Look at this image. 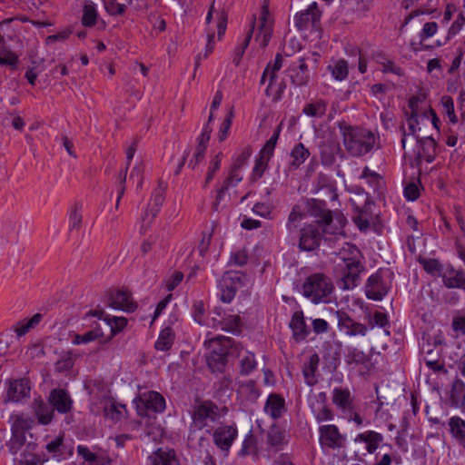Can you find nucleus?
<instances>
[{"instance_id":"nucleus-34","label":"nucleus","mask_w":465,"mask_h":465,"mask_svg":"<svg viewBox=\"0 0 465 465\" xmlns=\"http://www.w3.org/2000/svg\"><path fill=\"white\" fill-rule=\"evenodd\" d=\"M143 401L148 410L154 412H163L165 409L164 398L156 391H149L143 396Z\"/></svg>"},{"instance_id":"nucleus-45","label":"nucleus","mask_w":465,"mask_h":465,"mask_svg":"<svg viewBox=\"0 0 465 465\" xmlns=\"http://www.w3.org/2000/svg\"><path fill=\"white\" fill-rule=\"evenodd\" d=\"M97 11L95 5L89 1L84 5L82 24L84 26L92 27L95 25L97 19Z\"/></svg>"},{"instance_id":"nucleus-9","label":"nucleus","mask_w":465,"mask_h":465,"mask_svg":"<svg viewBox=\"0 0 465 465\" xmlns=\"http://www.w3.org/2000/svg\"><path fill=\"white\" fill-rule=\"evenodd\" d=\"M190 413L192 423L188 434V443L192 448H201L203 441V402L199 397H196Z\"/></svg>"},{"instance_id":"nucleus-13","label":"nucleus","mask_w":465,"mask_h":465,"mask_svg":"<svg viewBox=\"0 0 465 465\" xmlns=\"http://www.w3.org/2000/svg\"><path fill=\"white\" fill-rule=\"evenodd\" d=\"M331 401L342 415L351 413L352 409L355 407L353 394L350 389L341 386L332 389Z\"/></svg>"},{"instance_id":"nucleus-21","label":"nucleus","mask_w":465,"mask_h":465,"mask_svg":"<svg viewBox=\"0 0 465 465\" xmlns=\"http://www.w3.org/2000/svg\"><path fill=\"white\" fill-rule=\"evenodd\" d=\"M321 442L330 448H340L343 442V437L339 429L332 424L321 426L319 429Z\"/></svg>"},{"instance_id":"nucleus-38","label":"nucleus","mask_w":465,"mask_h":465,"mask_svg":"<svg viewBox=\"0 0 465 465\" xmlns=\"http://www.w3.org/2000/svg\"><path fill=\"white\" fill-rule=\"evenodd\" d=\"M289 440V435L286 431L282 430L277 427H273L270 430L267 435L268 444L275 450H280L283 445L287 444Z\"/></svg>"},{"instance_id":"nucleus-2","label":"nucleus","mask_w":465,"mask_h":465,"mask_svg":"<svg viewBox=\"0 0 465 465\" xmlns=\"http://www.w3.org/2000/svg\"><path fill=\"white\" fill-rule=\"evenodd\" d=\"M341 262L338 264L342 271V282L344 289H352L357 285L360 272L362 270L360 250L347 243L339 252Z\"/></svg>"},{"instance_id":"nucleus-11","label":"nucleus","mask_w":465,"mask_h":465,"mask_svg":"<svg viewBox=\"0 0 465 465\" xmlns=\"http://www.w3.org/2000/svg\"><path fill=\"white\" fill-rule=\"evenodd\" d=\"M322 233L317 223L304 224L300 230L299 248L302 251H313L321 242Z\"/></svg>"},{"instance_id":"nucleus-22","label":"nucleus","mask_w":465,"mask_h":465,"mask_svg":"<svg viewBox=\"0 0 465 465\" xmlns=\"http://www.w3.org/2000/svg\"><path fill=\"white\" fill-rule=\"evenodd\" d=\"M30 393L29 381L25 379L10 381L7 389V401L18 402L27 398Z\"/></svg>"},{"instance_id":"nucleus-35","label":"nucleus","mask_w":465,"mask_h":465,"mask_svg":"<svg viewBox=\"0 0 465 465\" xmlns=\"http://www.w3.org/2000/svg\"><path fill=\"white\" fill-rule=\"evenodd\" d=\"M449 426L452 437L465 449V420L460 417H452Z\"/></svg>"},{"instance_id":"nucleus-7","label":"nucleus","mask_w":465,"mask_h":465,"mask_svg":"<svg viewBox=\"0 0 465 465\" xmlns=\"http://www.w3.org/2000/svg\"><path fill=\"white\" fill-rule=\"evenodd\" d=\"M392 272L390 270H379L371 274L365 287L369 299L381 301L388 293L391 285Z\"/></svg>"},{"instance_id":"nucleus-18","label":"nucleus","mask_w":465,"mask_h":465,"mask_svg":"<svg viewBox=\"0 0 465 465\" xmlns=\"http://www.w3.org/2000/svg\"><path fill=\"white\" fill-rule=\"evenodd\" d=\"M108 304L114 309L133 312L136 310L137 304L133 301L131 294L123 290H117L110 293Z\"/></svg>"},{"instance_id":"nucleus-47","label":"nucleus","mask_w":465,"mask_h":465,"mask_svg":"<svg viewBox=\"0 0 465 465\" xmlns=\"http://www.w3.org/2000/svg\"><path fill=\"white\" fill-rule=\"evenodd\" d=\"M63 441H64L63 437L57 436L56 438H54V440H52L51 441H49L46 444L45 449L49 453L52 454L53 458H55L57 460H62L64 458V446Z\"/></svg>"},{"instance_id":"nucleus-37","label":"nucleus","mask_w":465,"mask_h":465,"mask_svg":"<svg viewBox=\"0 0 465 465\" xmlns=\"http://www.w3.org/2000/svg\"><path fill=\"white\" fill-rule=\"evenodd\" d=\"M326 101L315 99L303 106L302 113L310 117L322 118L326 114Z\"/></svg>"},{"instance_id":"nucleus-59","label":"nucleus","mask_w":465,"mask_h":465,"mask_svg":"<svg viewBox=\"0 0 465 465\" xmlns=\"http://www.w3.org/2000/svg\"><path fill=\"white\" fill-rule=\"evenodd\" d=\"M198 143H199V144H198L197 148L195 149V152L193 153V158L191 159L188 163V166L191 167L192 169H194L201 163V161L203 158V132H202L200 134V135L198 136Z\"/></svg>"},{"instance_id":"nucleus-32","label":"nucleus","mask_w":465,"mask_h":465,"mask_svg":"<svg viewBox=\"0 0 465 465\" xmlns=\"http://www.w3.org/2000/svg\"><path fill=\"white\" fill-rule=\"evenodd\" d=\"M382 440V436L373 430H368L360 433L355 438L356 442L365 443V448L369 453H373Z\"/></svg>"},{"instance_id":"nucleus-44","label":"nucleus","mask_w":465,"mask_h":465,"mask_svg":"<svg viewBox=\"0 0 465 465\" xmlns=\"http://www.w3.org/2000/svg\"><path fill=\"white\" fill-rule=\"evenodd\" d=\"M256 18L253 16L251 22L250 29L247 32V35L245 37L238 43L237 46L235 47V57L233 59V62L238 64L244 54L245 49L248 47L250 40L252 36L254 25H255Z\"/></svg>"},{"instance_id":"nucleus-3","label":"nucleus","mask_w":465,"mask_h":465,"mask_svg":"<svg viewBox=\"0 0 465 465\" xmlns=\"http://www.w3.org/2000/svg\"><path fill=\"white\" fill-rule=\"evenodd\" d=\"M343 145L353 156L368 153L374 147L376 138L369 130L358 127H345L342 131Z\"/></svg>"},{"instance_id":"nucleus-62","label":"nucleus","mask_w":465,"mask_h":465,"mask_svg":"<svg viewBox=\"0 0 465 465\" xmlns=\"http://www.w3.org/2000/svg\"><path fill=\"white\" fill-rule=\"evenodd\" d=\"M252 212L262 218L271 219L272 213V206L269 203H257L252 207Z\"/></svg>"},{"instance_id":"nucleus-58","label":"nucleus","mask_w":465,"mask_h":465,"mask_svg":"<svg viewBox=\"0 0 465 465\" xmlns=\"http://www.w3.org/2000/svg\"><path fill=\"white\" fill-rule=\"evenodd\" d=\"M104 3L107 13L111 15H121L125 12L126 5L118 3L117 0H104Z\"/></svg>"},{"instance_id":"nucleus-1","label":"nucleus","mask_w":465,"mask_h":465,"mask_svg":"<svg viewBox=\"0 0 465 465\" xmlns=\"http://www.w3.org/2000/svg\"><path fill=\"white\" fill-rule=\"evenodd\" d=\"M229 345V340H224L223 343H219L213 339H211L208 346L209 349H211V355L207 360L208 367L213 372L217 371L222 373V375L218 377L217 381L214 382V386H218V392L226 391L232 386V378L223 373L227 363Z\"/></svg>"},{"instance_id":"nucleus-48","label":"nucleus","mask_w":465,"mask_h":465,"mask_svg":"<svg viewBox=\"0 0 465 465\" xmlns=\"http://www.w3.org/2000/svg\"><path fill=\"white\" fill-rule=\"evenodd\" d=\"M257 452V440L256 438L250 432L248 433L242 444V448L239 451V455H253Z\"/></svg>"},{"instance_id":"nucleus-24","label":"nucleus","mask_w":465,"mask_h":465,"mask_svg":"<svg viewBox=\"0 0 465 465\" xmlns=\"http://www.w3.org/2000/svg\"><path fill=\"white\" fill-rule=\"evenodd\" d=\"M263 410L272 419H279L286 411L285 401L280 395L272 393L268 396Z\"/></svg>"},{"instance_id":"nucleus-63","label":"nucleus","mask_w":465,"mask_h":465,"mask_svg":"<svg viewBox=\"0 0 465 465\" xmlns=\"http://www.w3.org/2000/svg\"><path fill=\"white\" fill-rule=\"evenodd\" d=\"M183 273L178 271L173 272V274L168 277L165 281V286L167 291L171 292L174 290L183 281Z\"/></svg>"},{"instance_id":"nucleus-20","label":"nucleus","mask_w":465,"mask_h":465,"mask_svg":"<svg viewBox=\"0 0 465 465\" xmlns=\"http://www.w3.org/2000/svg\"><path fill=\"white\" fill-rule=\"evenodd\" d=\"M416 143L415 154L420 161L431 163L436 155V143L430 136L420 137L414 142Z\"/></svg>"},{"instance_id":"nucleus-57","label":"nucleus","mask_w":465,"mask_h":465,"mask_svg":"<svg viewBox=\"0 0 465 465\" xmlns=\"http://www.w3.org/2000/svg\"><path fill=\"white\" fill-rule=\"evenodd\" d=\"M163 430L160 425L152 423L146 426L144 430V438L148 440L158 441L163 438Z\"/></svg>"},{"instance_id":"nucleus-50","label":"nucleus","mask_w":465,"mask_h":465,"mask_svg":"<svg viewBox=\"0 0 465 465\" xmlns=\"http://www.w3.org/2000/svg\"><path fill=\"white\" fill-rule=\"evenodd\" d=\"M360 178L366 180L367 183L374 190H378L382 183V178L375 172L365 167Z\"/></svg>"},{"instance_id":"nucleus-55","label":"nucleus","mask_w":465,"mask_h":465,"mask_svg":"<svg viewBox=\"0 0 465 465\" xmlns=\"http://www.w3.org/2000/svg\"><path fill=\"white\" fill-rule=\"evenodd\" d=\"M281 133V126H278V128L275 130L274 134L272 135V137L267 141V143L264 144L262 149L260 152V154L271 158L273 154V151L277 143V140L279 138Z\"/></svg>"},{"instance_id":"nucleus-25","label":"nucleus","mask_w":465,"mask_h":465,"mask_svg":"<svg viewBox=\"0 0 465 465\" xmlns=\"http://www.w3.org/2000/svg\"><path fill=\"white\" fill-rule=\"evenodd\" d=\"M151 465H180L175 451L169 448H159L149 457Z\"/></svg>"},{"instance_id":"nucleus-26","label":"nucleus","mask_w":465,"mask_h":465,"mask_svg":"<svg viewBox=\"0 0 465 465\" xmlns=\"http://www.w3.org/2000/svg\"><path fill=\"white\" fill-rule=\"evenodd\" d=\"M49 401L54 408L60 413H66L72 408V401L68 393L62 389H54L51 391Z\"/></svg>"},{"instance_id":"nucleus-61","label":"nucleus","mask_w":465,"mask_h":465,"mask_svg":"<svg viewBox=\"0 0 465 465\" xmlns=\"http://www.w3.org/2000/svg\"><path fill=\"white\" fill-rule=\"evenodd\" d=\"M423 269L432 275H441L442 270L441 265L437 260L428 259L421 262Z\"/></svg>"},{"instance_id":"nucleus-10","label":"nucleus","mask_w":465,"mask_h":465,"mask_svg":"<svg viewBox=\"0 0 465 465\" xmlns=\"http://www.w3.org/2000/svg\"><path fill=\"white\" fill-rule=\"evenodd\" d=\"M318 224L322 235H342L343 228L347 223L346 218L341 213H331L329 210H321Z\"/></svg>"},{"instance_id":"nucleus-29","label":"nucleus","mask_w":465,"mask_h":465,"mask_svg":"<svg viewBox=\"0 0 465 465\" xmlns=\"http://www.w3.org/2000/svg\"><path fill=\"white\" fill-rule=\"evenodd\" d=\"M339 329L349 336H364L367 333V327L361 323L354 322L348 316L339 318Z\"/></svg>"},{"instance_id":"nucleus-31","label":"nucleus","mask_w":465,"mask_h":465,"mask_svg":"<svg viewBox=\"0 0 465 465\" xmlns=\"http://www.w3.org/2000/svg\"><path fill=\"white\" fill-rule=\"evenodd\" d=\"M164 191L165 186L162 183H159L158 187L153 193L148 208L143 215V220L147 219L149 215H151L152 218H154L157 215L160 207L163 205L164 201Z\"/></svg>"},{"instance_id":"nucleus-33","label":"nucleus","mask_w":465,"mask_h":465,"mask_svg":"<svg viewBox=\"0 0 465 465\" xmlns=\"http://www.w3.org/2000/svg\"><path fill=\"white\" fill-rule=\"evenodd\" d=\"M299 63V66L292 70L291 81L293 85L301 87L308 84L310 75L304 59H300Z\"/></svg>"},{"instance_id":"nucleus-46","label":"nucleus","mask_w":465,"mask_h":465,"mask_svg":"<svg viewBox=\"0 0 465 465\" xmlns=\"http://www.w3.org/2000/svg\"><path fill=\"white\" fill-rule=\"evenodd\" d=\"M14 421L11 427V430L18 431V432H25L29 430L35 421L32 418L25 416L24 414L15 415L13 417Z\"/></svg>"},{"instance_id":"nucleus-16","label":"nucleus","mask_w":465,"mask_h":465,"mask_svg":"<svg viewBox=\"0 0 465 465\" xmlns=\"http://www.w3.org/2000/svg\"><path fill=\"white\" fill-rule=\"evenodd\" d=\"M311 206H318V203L314 200L306 201L299 203L292 207L286 223V228L289 232H296L299 223L307 217V211Z\"/></svg>"},{"instance_id":"nucleus-49","label":"nucleus","mask_w":465,"mask_h":465,"mask_svg":"<svg viewBox=\"0 0 465 465\" xmlns=\"http://www.w3.org/2000/svg\"><path fill=\"white\" fill-rule=\"evenodd\" d=\"M102 336V332L99 330H91L84 334H74L72 342L75 345L86 344L94 341L97 338Z\"/></svg>"},{"instance_id":"nucleus-5","label":"nucleus","mask_w":465,"mask_h":465,"mask_svg":"<svg viewBox=\"0 0 465 465\" xmlns=\"http://www.w3.org/2000/svg\"><path fill=\"white\" fill-rule=\"evenodd\" d=\"M333 291V284L323 273H313L302 284V294L313 303L328 302Z\"/></svg>"},{"instance_id":"nucleus-14","label":"nucleus","mask_w":465,"mask_h":465,"mask_svg":"<svg viewBox=\"0 0 465 465\" xmlns=\"http://www.w3.org/2000/svg\"><path fill=\"white\" fill-rule=\"evenodd\" d=\"M326 401V392H320L309 400L311 411L319 423L332 420L334 418V414L327 406Z\"/></svg>"},{"instance_id":"nucleus-39","label":"nucleus","mask_w":465,"mask_h":465,"mask_svg":"<svg viewBox=\"0 0 465 465\" xmlns=\"http://www.w3.org/2000/svg\"><path fill=\"white\" fill-rule=\"evenodd\" d=\"M42 319L43 315L41 313H36L29 320H23L17 322L14 326L13 330L16 333L17 337H22L25 333H27L31 329L38 325Z\"/></svg>"},{"instance_id":"nucleus-60","label":"nucleus","mask_w":465,"mask_h":465,"mask_svg":"<svg viewBox=\"0 0 465 465\" xmlns=\"http://www.w3.org/2000/svg\"><path fill=\"white\" fill-rule=\"evenodd\" d=\"M106 321L108 324L111 326V331L113 334H115L121 331L127 324V320L124 317H106Z\"/></svg>"},{"instance_id":"nucleus-12","label":"nucleus","mask_w":465,"mask_h":465,"mask_svg":"<svg viewBox=\"0 0 465 465\" xmlns=\"http://www.w3.org/2000/svg\"><path fill=\"white\" fill-rule=\"evenodd\" d=\"M237 436L238 430L235 426L223 425L213 431V440L215 446L224 453V456H227Z\"/></svg>"},{"instance_id":"nucleus-64","label":"nucleus","mask_w":465,"mask_h":465,"mask_svg":"<svg viewBox=\"0 0 465 465\" xmlns=\"http://www.w3.org/2000/svg\"><path fill=\"white\" fill-rule=\"evenodd\" d=\"M452 329L455 332L465 335V313H459L453 317Z\"/></svg>"},{"instance_id":"nucleus-42","label":"nucleus","mask_w":465,"mask_h":465,"mask_svg":"<svg viewBox=\"0 0 465 465\" xmlns=\"http://www.w3.org/2000/svg\"><path fill=\"white\" fill-rule=\"evenodd\" d=\"M174 340V332L171 327H166L159 334V337L155 342V349L158 351H168Z\"/></svg>"},{"instance_id":"nucleus-51","label":"nucleus","mask_w":465,"mask_h":465,"mask_svg":"<svg viewBox=\"0 0 465 465\" xmlns=\"http://www.w3.org/2000/svg\"><path fill=\"white\" fill-rule=\"evenodd\" d=\"M227 412L225 407H218L217 405L205 401V420L211 419L215 420L218 418L223 417Z\"/></svg>"},{"instance_id":"nucleus-30","label":"nucleus","mask_w":465,"mask_h":465,"mask_svg":"<svg viewBox=\"0 0 465 465\" xmlns=\"http://www.w3.org/2000/svg\"><path fill=\"white\" fill-rule=\"evenodd\" d=\"M33 410L40 424H49L54 416V408L42 399H35L33 402Z\"/></svg>"},{"instance_id":"nucleus-52","label":"nucleus","mask_w":465,"mask_h":465,"mask_svg":"<svg viewBox=\"0 0 465 465\" xmlns=\"http://www.w3.org/2000/svg\"><path fill=\"white\" fill-rule=\"evenodd\" d=\"M25 442V436L24 432L12 430V438L9 441L8 447L12 454H16Z\"/></svg>"},{"instance_id":"nucleus-36","label":"nucleus","mask_w":465,"mask_h":465,"mask_svg":"<svg viewBox=\"0 0 465 465\" xmlns=\"http://www.w3.org/2000/svg\"><path fill=\"white\" fill-rule=\"evenodd\" d=\"M327 71L336 81H343L349 74L348 63L343 59L333 60L327 66Z\"/></svg>"},{"instance_id":"nucleus-15","label":"nucleus","mask_w":465,"mask_h":465,"mask_svg":"<svg viewBox=\"0 0 465 465\" xmlns=\"http://www.w3.org/2000/svg\"><path fill=\"white\" fill-rule=\"evenodd\" d=\"M273 18L272 17L267 5H263L259 17V33L256 35V42L262 48L268 45L272 35Z\"/></svg>"},{"instance_id":"nucleus-27","label":"nucleus","mask_w":465,"mask_h":465,"mask_svg":"<svg viewBox=\"0 0 465 465\" xmlns=\"http://www.w3.org/2000/svg\"><path fill=\"white\" fill-rule=\"evenodd\" d=\"M290 328L296 340H304L311 332L310 325L306 323L302 311H297L292 314Z\"/></svg>"},{"instance_id":"nucleus-41","label":"nucleus","mask_w":465,"mask_h":465,"mask_svg":"<svg viewBox=\"0 0 465 465\" xmlns=\"http://www.w3.org/2000/svg\"><path fill=\"white\" fill-rule=\"evenodd\" d=\"M310 156V151L304 146L303 143H299L296 144L291 152V165L297 169Z\"/></svg>"},{"instance_id":"nucleus-28","label":"nucleus","mask_w":465,"mask_h":465,"mask_svg":"<svg viewBox=\"0 0 465 465\" xmlns=\"http://www.w3.org/2000/svg\"><path fill=\"white\" fill-rule=\"evenodd\" d=\"M441 276L446 287L465 289V272L463 271L449 266L442 271Z\"/></svg>"},{"instance_id":"nucleus-40","label":"nucleus","mask_w":465,"mask_h":465,"mask_svg":"<svg viewBox=\"0 0 465 465\" xmlns=\"http://www.w3.org/2000/svg\"><path fill=\"white\" fill-rule=\"evenodd\" d=\"M240 371L242 375L250 374L257 365L255 356L248 351H242L239 353Z\"/></svg>"},{"instance_id":"nucleus-23","label":"nucleus","mask_w":465,"mask_h":465,"mask_svg":"<svg viewBox=\"0 0 465 465\" xmlns=\"http://www.w3.org/2000/svg\"><path fill=\"white\" fill-rule=\"evenodd\" d=\"M282 67V56L280 54H278L275 56V59L273 62L269 63L267 64V66L262 74V79H261L262 84L265 83V81L267 79L269 81L268 86L265 90V93L267 95H271V91L272 90V88L276 83V80H277L278 72L281 70Z\"/></svg>"},{"instance_id":"nucleus-8","label":"nucleus","mask_w":465,"mask_h":465,"mask_svg":"<svg viewBox=\"0 0 465 465\" xmlns=\"http://www.w3.org/2000/svg\"><path fill=\"white\" fill-rule=\"evenodd\" d=\"M411 109V115L407 117L408 130L404 126H401L402 133L401 145L403 148L406 147L407 142H415L419 138V132L420 131V124H424V121H430L429 117L425 114L420 115L417 111V100L411 98L409 102Z\"/></svg>"},{"instance_id":"nucleus-17","label":"nucleus","mask_w":465,"mask_h":465,"mask_svg":"<svg viewBox=\"0 0 465 465\" xmlns=\"http://www.w3.org/2000/svg\"><path fill=\"white\" fill-rule=\"evenodd\" d=\"M321 14L317 3H312L308 8L295 15L294 25L299 30H306L310 26H315L320 21Z\"/></svg>"},{"instance_id":"nucleus-6","label":"nucleus","mask_w":465,"mask_h":465,"mask_svg":"<svg viewBox=\"0 0 465 465\" xmlns=\"http://www.w3.org/2000/svg\"><path fill=\"white\" fill-rule=\"evenodd\" d=\"M249 278L242 272H227L218 282V289L220 291V299L226 303H230L236 291L249 283Z\"/></svg>"},{"instance_id":"nucleus-54","label":"nucleus","mask_w":465,"mask_h":465,"mask_svg":"<svg viewBox=\"0 0 465 465\" xmlns=\"http://www.w3.org/2000/svg\"><path fill=\"white\" fill-rule=\"evenodd\" d=\"M269 158L260 154L259 158L255 161V164L252 172V181L260 179L267 168Z\"/></svg>"},{"instance_id":"nucleus-53","label":"nucleus","mask_w":465,"mask_h":465,"mask_svg":"<svg viewBox=\"0 0 465 465\" xmlns=\"http://www.w3.org/2000/svg\"><path fill=\"white\" fill-rule=\"evenodd\" d=\"M82 213H81V205L74 204L69 214V228L70 230H78L82 225Z\"/></svg>"},{"instance_id":"nucleus-19","label":"nucleus","mask_w":465,"mask_h":465,"mask_svg":"<svg viewBox=\"0 0 465 465\" xmlns=\"http://www.w3.org/2000/svg\"><path fill=\"white\" fill-rule=\"evenodd\" d=\"M76 451L78 457L82 460L81 465H105L106 458L101 450L78 445Z\"/></svg>"},{"instance_id":"nucleus-43","label":"nucleus","mask_w":465,"mask_h":465,"mask_svg":"<svg viewBox=\"0 0 465 465\" xmlns=\"http://www.w3.org/2000/svg\"><path fill=\"white\" fill-rule=\"evenodd\" d=\"M126 409L124 405L110 402L104 407V413L106 419L117 422L124 418Z\"/></svg>"},{"instance_id":"nucleus-56","label":"nucleus","mask_w":465,"mask_h":465,"mask_svg":"<svg viewBox=\"0 0 465 465\" xmlns=\"http://www.w3.org/2000/svg\"><path fill=\"white\" fill-rule=\"evenodd\" d=\"M443 113L449 117L450 121L453 124L457 123V117L454 112V103L450 96H443L440 101Z\"/></svg>"},{"instance_id":"nucleus-4","label":"nucleus","mask_w":465,"mask_h":465,"mask_svg":"<svg viewBox=\"0 0 465 465\" xmlns=\"http://www.w3.org/2000/svg\"><path fill=\"white\" fill-rule=\"evenodd\" d=\"M205 33L207 43H205V56L213 52L214 45L223 37L227 27V16L224 11L216 8L213 3L205 16Z\"/></svg>"}]
</instances>
